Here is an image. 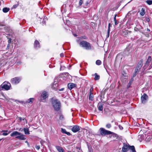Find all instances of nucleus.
<instances>
[{"label":"nucleus","mask_w":152,"mask_h":152,"mask_svg":"<svg viewBox=\"0 0 152 152\" xmlns=\"http://www.w3.org/2000/svg\"><path fill=\"white\" fill-rule=\"evenodd\" d=\"M52 104L55 111H58L61 107V103L58 99H52Z\"/></svg>","instance_id":"nucleus-1"},{"label":"nucleus","mask_w":152,"mask_h":152,"mask_svg":"<svg viewBox=\"0 0 152 152\" xmlns=\"http://www.w3.org/2000/svg\"><path fill=\"white\" fill-rule=\"evenodd\" d=\"M79 45L81 46L84 48L86 50H91V49L90 44L87 41H82L80 42Z\"/></svg>","instance_id":"nucleus-2"},{"label":"nucleus","mask_w":152,"mask_h":152,"mask_svg":"<svg viewBox=\"0 0 152 152\" xmlns=\"http://www.w3.org/2000/svg\"><path fill=\"white\" fill-rule=\"evenodd\" d=\"M0 86L3 89L5 90H9L11 87L10 83L8 82L5 81Z\"/></svg>","instance_id":"nucleus-3"},{"label":"nucleus","mask_w":152,"mask_h":152,"mask_svg":"<svg viewBox=\"0 0 152 152\" xmlns=\"http://www.w3.org/2000/svg\"><path fill=\"white\" fill-rule=\"evenodd\" d=\"M100 134L101 135L105 136L106 135H109L112 134L113 132L105 130L104 129L101 128L99 129Z\"/></svg>","instance_id":"nucleus-4"},{"label":"nucleus","mask_w":152,"mask_h":152,"mask_svg":"<svg viewBox=\"0 0 152 152\" xmlns=\"http://www.w3.org/2000/svg\"><path fill=\"white\" fill-rule=\"evenodd\" d=\"M21 80V77H15L12 78L10 82L12 84H17Z\"/></svg>","instance_id":"nucleus-5"},{"label":"nucleus","mask_w":152,"mask_h":152,"mask_svg":"<svg viewBox=\"0 0 152 152\" xmlns=\"http://www.w3.org/2000/svg\"><path fill=\"white\" fill-rule=\"evenodd\" d=\"M141 100L142 103H145L148 99V96L145 94H144L141 97Z\"/></svg>","instance_id":"nucleus-6"},{"label":"nucleus","mask_w":152,"mask_h":152,"mask_svg":"<svg viewBox=\"0 0 152 152\" xmlns=\"http://www.w3.org/2000/svg\"><path fill=\"white\" fill-rule=\"evenodd\" d=\"M129 145H128L124 143V146L122 148V151L123 152H126L128 149L129 148Z\"/></svg>","instance_id":"nucleus-7"},{"label":"nucleus","mask_w":152,"mask_h":152,"mask_svg":"<svg viewBox=\"0 0 152 152\" xmlns=\"http://www.w3.org/2000/svg\"><path fill=\"white\" fill-rule=\"evenodd\" d=\"M21 134V133L18 132V131H15L13 132L11 134H10V136L11 137H13L16 136L18 137L19 135Z\"/></svg>","instance_id":"nucleus-8"},{"label":"nucleus","mask_w":152,"mask_h":152,"mask_svg":"<svg viewBox=\"0 0 152 152\" xmlns=\"http://www.w3.org/2000/svg\"><path fill=\"white\" fill-rule=\"evenodd\" d=\"M80 129V127L78 126H75L72 129V131L74 132H76Z\"/></svg>","instance_id":"nucleus-9"},{"label":"nucleus","mask_w":152,"mask_h":152,"mask_svg":"<svg viewBox=\"0 0 152 152\" xmlns=\"http://www.w3.org/2000/svg\"><path fill=\"white\" fill-rule=\"evenodd\" d=\"M16 138L20 140H24L26 139L25 136L23 134L21 133V134L18 137H16Z\"/></svg>","instance_id":"nucleus-10"},{"label":"nucleus","mask_w":152,"mask_h":152,"mask_svg":"<svg viewBox=\"0 0 152 152\" xmlns=\"http://www.w3.org/2000/svg\"><path fill=\"white\" fill-rule=\"evenodd\" d=\"M76 86V84L72 83H69L68 84V88L70 90H71Z\"/></svg>","instance_id":"nucleus-11"},{"label":"nucleus","mask_w":152,"mask_h":152,"mask_svg":"<svg viewBox=\"0 0 152 152\" xmlns=\"http://www.w3.org/2000/svg\"><path fill=\"white\" fill-rule=\"evenodd\" d=\"M56 147L59 152H64V150L62 147L57 146H56Z\"/></svg>","instance_id":"nucleus-12"},{"label":"nucleus","mask_w":152,"mask_h":152,"mask_svg":"<svg viewBox=\"0 0 152 152\" xmlns=\"http://www.w3.org/2000/svg\"><path fill=\"white\" fill-rule=\"evenodd\" d=\"M34 47L35 48H39L40 47L39 43L37 40H35L34 44Z\"/></svg>","instance_id":"nucleus-13"},{"label":"nucleus","mask_w":152,"mask_h":152,"mask_svg":"<svg viewBox=\"0 0 152 152\" xmlns=\"http://www.w3.org/2000/svg\"><path fill=\"white\" fill-rule=\"evenodd\" d=\"M142 61H140L139 62L136 67L138 69H140L141 67H142Z\"/></svg>","instance_id":"nucleus-14"},{"label":"nucleus","mask_w":152,"mask_h":152,"mask_svg":"<svg viewBox=\"0 0 152 152\" xmlns=\"http://www.w3.org/2000/svg\"><path fill=\"white\" fill-rule=\"evenodd\" d=\"M47 97V93L45 92H43L41 96V98L43 99H45Z\"/></svg>","instance_id":"nucleus-15"},{"label":"nucleus","mask_w":152,"mask_h":152,"mask_svg":"<svg viewBox=\"0 0 152 152\" xmlns=\"http://www.w3.org/2000/svg\"><path fill=\"white\" fill-rule=\"evenodd\" d=\"M23 131L26 134H29L30 133L28 129L27 128H24Z\"/></svg>","instance_id":"nucleus-16"},{"label":"nucleus","mask_w":152,"mask_h":152,"mask_svg":"<svg viewBox=\"0 0 152 152\" xmlns=\"http://www.w3.org/2000/svg\"><path fill=\"white\" fill-rule=\"evenodd\" d=\"M89 99L91 101H93L94 99V96L93 93H89Z\"/></svg>","instance_id":"nucleus-17"},{"label":"nucleus","mask_w":152,"mask_h":152,"mask_svg":"<svg viewBox=\"0 0 152 152\" xmlns=\"http://www.w3.org/2000/svg\"><path fill=\"white\" fill-rule=\"evenodd\" d=\"M3 89L0 86V98L2 97H4V94L1 91V90Z\"/></svg>","instance_id":"nucleus-18"},{"label":"nucleus","mask_w":152,"mask_h":152,"mask_svg":"<svg viewBox=\"0 0 152 152\" xmlns=\"http://www.w3.org/2000/svg\"><path fill=\"white\" fill-rule=\"evenodd\" d=\"M95 77L94 80H99L100 78V76L98 75L97 73H95L94 74Z\"/></svg>","instance_id":"nucleus-19"},{"label":"nucleus","mask_w":152,"mask_h":152,"mask_svg":"<svg viewBox=\"0 0 152 152\" xmlns=\"http://www.w3.org/2000/svg\"><path fill=\"white\" fill-rule=\"evenodd\" d=\"M10 10V9L7 7H4L2 9V11L6 13L8 12Z\"/></svg>","instance_id":"nucleus-20"},{"label":"nucleus","mask_w":152,"mask_h":152,"mask_svg":"<svg viewBox=\"0 0 152 152\" xmlns=\"http://www.w3.org/2000/svg\"><path fill=\"white\" fill-rule=\"evenodd\" d=\"M129 148L132 150V152H136L135 150L134 147V146L129 145Z\"/></svg>","instance_id":"nucleus-21"},{"label":"nucleus","mask_w":152,"mask_h":152,"mask_svg":"<svg viewBox=\"0 0 152 152\" xmlns=\"http://www.w3.org/2000/svg\"><path fill=\"white\" fill-rule=\"evenodd\" d=\"M145 13V10L143 8H142L140 13V15L142 16H143Z\"/></svg>","instance_id":"nucleus-22"},{"label":"nucleus","mask_w":152,"mask_h":152,"mask_svg":"<svg viewBox=\"0 0 152 152\" xmlns=\"http://www.w3.org/2000/svg\"><path fill=\"white\" fill-rule=\"evenodd\" d=\"M34 101V98H30L28 99L27 102L28 103H31L33 102Z\"/></svg>","instance_id":"nucleus-23"},{"label":"nucleus","mask_w":152,"mask_h":152,"mask_svg":"<svg viewBox=\"0 0 152 152\" xmlns=\"http://www.w3.org/2000/svg\"><path fill=\"white\" fill-rule=\"evenodd\" d=\"M103 105L101 104H99L98 106V109L100 111H102L103 110Z\"/></svg>","instance_id":"nucleus-24"},{"label":"nucleus","mask_w":152,"mask_h":152,"mask_svg":"<svg viewBox=\"0 0 152 152\" xmlns=\"http://www.w3.org/2000/svg\"><path fill=\"white\" fill-rule=\"evenodd\" d=\"M3 132L2 133V135L4 136H6L9 133V132L8 133H7L8 131H2Z\"/></svg>","instance_id":"nucleus-25"},{"label":"nucleus","mask_w":152,"mask_h":152,"mask_svg":"<svg viewBox=\"0 0 152 152\" xmlns=\"http://www.w3.org/2000/svg\"><path fill=\"white\" fill-rule=\"evenodd\" d=\"M151 57L150 56L148 57V58L146 61V64H148L151 61Z\"/></svg>","instance_id":"nucleus-26"},{"label":"nucleus","mask_w":152,"mask_h":152,"mask_svg":"<svg viewBox=\"0 0 152 152\" xmlns=\"http://www.w3.org/2000/svg\"><path fill=\"white\" fill-rule=\"evenodd\" d=\"M96 65H100L101 64V61L100 60H97L96 62Z\"/></svg>","instance_id":"nucleus-27"},{"label":"nucleus","mask_w":152,"mask_h":152,"mask_svg":"<svg viewBox=\"0 0 152 152\" xmlns=\"http://www.w3.org/2000/svg\"><path fill=\"white\" fill-rule=\"evenodd\" d=\"M146 2L149 5H151L152 4V0H148Z\"/></svg>","instance_id":"nucleus-28"},{"label":"nucleus","mask_w":152,"mask_h":152,"mask_svg":"<svg viewBox=\"0 0 152 152\" xmlns=\"http://www.w3.org/2000/svg\"><path fill=\"white\" fill-rule=\"evenodd\" d=\"M131 48V45L129 44L128 46L126 47V50L127 51H129L130 50V48Z\"/></svg>","instance_id":"nucleus-29"},{"label":"nucleus","mask_w":152,"mask_h":152,"mask_svg":"<svg viewBox=\"0 0 152 152\" xmlns=\"http://www.w3.org/2000/svg\"><path fill=\"white\" fill-rule=\"evenodd\" d=\"M18 2L17 4H15L13 5V7H12V9H15L17 8V7L18 6Z\"/></svg>","instance_id":"nucleus-30"},{"label":"nucleus","mask_w":152,"mask_h":152,"mask_svg":"<svg viewBox=\"0 0 152 152\" xmlns=\"http://www.w3.org/2000/svg\"><path fill=\"white\" fill-rule=\"evenodd\" d=\"M61 132L63 133H64L66 134L67 132L66 131V129H65L61 128Z\"/></svg>","instance_id":"nucleus-31"},{"label":"nucleus","mask_w":152,"mask_h":152,"mask_svg":"<svg viewBox=\"0 0 152 152\" xmlns=\"http://www.w3.org/2000/svg\"><path fill=\"white\" fill-rule=\"evenodd\" d=\"M134 30L136 31H139L140 32H141L140 30L136 27L134 28Z\"/></svg>","instance_id":"nucleus-32"},{"label":"nucleus","mask_w":152,"mask_h":152,"mask_svg":"<svg viewBox=\"0 0 152 152\" xmlns=\"http://www.w3.org/2000/svg\"><path fill=\"white\" fill-rule=\"evenodd\" d=\"M106 126L107 128L108 129L110 128L111 127V124H106Z\"/></svg>","instance_id":"nucleus-33"},{"label":"nucleus","mask_w":152,"mask_h":152,"mask_svg":"<svg viewBox=\"0 0 152 152\" xmlns=\"http://www.w3.org/2000/svg\"><path fill=\"white\" fill-rule=\"evenodd\" d=\"M64 119V116L63 115H61L59 117V119L61 120H62Z\"/></svg>","instance_id":"nucleus-34"},{"label":"nucleus","mask_w":152,"mask_h":152,"mask_svg":"<svg viewBox=\"0 0 152 152\" xmlns=\"http://www.w3.org/2000/svg\"><path fill=\"white\" fill-rule=\"evenodd\" d=\"M140 69H138L136 67V68L135 70V71H136V72H139Z\"/></svg>","instance_id":"nucleus-35"},{"label":"nucleus","mask_w":152,"mask_h":152,"mask_svg":"<svg viewBox=\"0 0 152 152\" xmlns=\"http://www.w3.org/2000/svg\"><path fill=\"white\" fill-rule=\"evenodd\" d=\"M83 1L82 0H80L79 2V5L80 6H81L82 4H83Z\"/></svg>","instance_id":"nucleus-36"},{"label":"nucleus","mask_w":152,"mask_h":152,"mask_svg":"<svg viewBox=\"0 0 152 152\" xmlns=\"http://www.w3.org/2000/svg\"><path fill=\"white\" fill-rule=\"evenodd\" d=\"M138 73V72H136V71H134V74H133V77L135 76Z\"/></svg>","instance_id":"nucleus-37"},{"label":"nucleus","mask_w":152,"mask_h":152,"mask_svg":"<svg viewBox=\"0 0 152 152\" xmlns=\"http://www.w3.org/2000/svg\"><path fill=\"white\" fill-rule=\"evenodd\" d=\"M138 73V72H136V71H134V74H133V77L135 76Z\"/></svg>","instance_id":"nucleus-38"},{"label":"nucleus","mask_w":152,"mask_h":152,"mask_svg":"<svg viewBox=\"0 0 152 152\" xmlns=\"http://www.w3.org/2000/svg\"><path fill=\"white\" fill-rule=\"evenodd\" d=\"M138 73V72H136V71H134V74H133V77L135 76Z\"/></svg>","instance_id":"nucleus-39"},{"label":"nucleus","mask_w":152,"mask_h":152,"mask_svg":"<svg viewBox=\"0 0 152 152\" xmlns=\"http://www.w3.org/2000/svg\"><path fill=\"white\" fill-rule=\"evenodd\" d=\"M66 24L67 25H69L70 23V21L68 20H67L66 21Z\"/></svg>","instance_id":"nucleus-40"},{"label":"nucleus","mask_w":152,"mask_h":152,"mask_svg":"<svg viewBox=\"0 0 152 152\" xmlns=\"http://www.w3.org/2000/svg\"><path fill=\"white\" fill-rule=\"evenodd\" d=\"M93 90V88L92 87L90 89V91L89 93H93L92 92Z\"/></svg>","instance_id":"nucleus-41"},{"label":"nucleus","mask_w":152,"mask_h":152,"mask_svg":"<svg viewBox=\"0 0 152 152\" xmlns=\"http://www.w3.org/2000/svg\"><path fill=\"white\" fill-rule=\"evenodd\" d=\"M88 150L89 152H93V151L91 148L88 147Z\"/></svg>","instance_id":"nucleus-42"},{"label":"nucleus","mask_w":152,"mask_h":152,"mask_svg":"<svg viewBox=\"0 0 152 152\" xmlns=\"http://www.w3.org/2000/svg\"><path fill=\"white\" fill-rule=\"evenodd\" d=\"M110 31H107V38L108 37H109V34H110Z\"/></svg>","instance_id":"nucleus-43"},{"label":"nucleus","mask_w":152,"mask_h":152,"mask_svg":"<svg viewBox=\"0 0 152 152\" xmlns=\"http://www.w3.org/2000/svg\"><path fill=\"white\" fill-rule=\"evenodd\" d=\"M118 126L119 128V129L121 130H122L123 129V127L122 126H121L120 125H119Z\"/></svg>","instance_id":"nucleus-44"},{"label":"nucleus","mask_w":152,"mask_h":152,"mask_svg":"<svg viewBox=\"0 0 152 152\" xmlns=\"http://www.w3.org/2000/svg\"><path fill=\"white\" fill-rule=\"evenodd\" d=\"M114 22H115V25H117L118 23V22L117 20L114 21Z\"/></svg>","instance_id":"nucleus-45"},{"label":"nucleus","mask_w":152,"mask_h":152,"mask_svg":"<svg viewBox=\"0 0 152 152\" xmlns=\"http://www.w3.org/2000/svg\"><path fill=\"white\" fill-rule=\"evenodd\" d=\"M11 39H10V38L9 39L8 41V44H10V43L11 42Z\"/></svg>","instance_id":"nucleus-46"},{"label":"nucleus","mask_w":152,"mask_h":152,"mask_svg":"<svg viewBox=\"0 0 152 152\" xmlns=\"http://www.w3.org/2000/svg\"><path fill=\"white\" fill-rule=\"evenodd\" d=\"M40 147L39 145H38L37 146H36V148L37 150H39L40 149Z\"/></svg>","instance_id":"nucleus-47"},{"label":"nucleus","mask_w":152,"mask_h":152,"mask_svg":"<svg viewBox=\"0 0 152 152\" xmlns=\"http://www.w3.org/2000/svg\"><path fill=\"white\" fill-rule=\"evenodd\" d=\"M116 16H117V15H115V17L114 18V21H115L116 20Z\"/></svg>","instance_id":"nucleus-48"},{"label":"nucleus","mask_w":152,"mask_h":152,"mask_svg":"<svg viewBox=\"0 0 152 152\" xmlns=\"http://www.w3.org/2000/svg\"><path fill=\"white\" fill-rule=\"evenodd\" d=\"M146 20L148 22H149L150 21V19L149 18H146Z\"/></svg>","instance_id":"nucleus-49"},{"label":"nucleus","mask_w":152,"mask_h":152,"mask_svg":"<svg viewBox=\"0 0 152 152\" xmlns=\"http://www.w3.org/2000/svg\"><path fill=\"white\" fill-rule=\"evenodd\" d=\"M64 88H62L61 89H58V91H63V90H64Z\"/></svg>","instance_id":"nucleus-50"},{"label":"nucleus","mask_w":152,"mask_h":152,"mask_svg":"<svg viewBox=\"0 0 152 152\" xmlns=\"http://www.w3.org/2000/svg\"><path fill=\"white\" fill-rule=\"evenodd\" d=\"M60 56L61 57H63L64 56V54L63 53H61L60 54Z\"/></svg>","instance_id":"nucleus-51"},{"label":"nucleus","mask_w":152,"mask_h":152,"mask_svg":"<svg viewBox=\"0 0 152 152\" xmlns=\"http://www.w3.org/2000/svg\"><path fill=\"white\" fill-rule=\"evenodd\" d=\"M67 134L68 135H70V133L69 132H66V134Z\"/></svg>","instance_id":"nucleus-52"},{"label":"nucleus","mask_w":152,"mask_h":152,"mask_svg":"<svg viewBox=\"0 0 152 152\" xmlns=\"http://www.w3.org/2000/svg\"><path fill=\"white\" fill-rule=\"evenodd\" d=\"M89 3L88 1H87L86 3V6H87V5Z\"/></svg>","instance_id":"nucleus-53"},{"label":"nucleus","mask_w":152,"mask_h":152,"mask_svg":"<svg viewBox=\"0 0 152 152\" xmlns=\"http://www.w3.org/2000/svg\"><path fill=\"white\" fill-rule=\"evenodd\" d=\"M10 46V44H8L7 46V48H8V49L9 48Z\"/></svg>","instance_id":"nucleus-54"},{"label":"nucleus","mask_w":152,"mask_h":152,"mask_svg":"<svg viewBox=\"0 0 152 152\" xmlns=\"http://www.w3.org/2000/svg\"><path fill=\"white\" fill-rule=\"evenodd\" d=\"M111 26L110 23H109L108 24V27H110V26Z\"/></svg>","instance_id":"nucleus-55"},{"label":"nucleus","mask_w":152,"mask_h":152,"mask_svg":"<svg viewBox=\"0 0 152 152\" xmlns=\"http://www.w3.org/2000/svg\"><path fill=\"white\" fill-rule=\"evenodd\" d=\"M4 25L2 23H0V26H4Z\"/></svg>","instance_id":"nucleus-56"},{"label":"nucleus","mask_w":152,"mask_h":152,"mask_svg":"<svg viewBox=\"0 0 152 152\" xmlns=\"http://www.w3.org/2000/svg\"><path fill=\"white\" fill-rule=\"evenodd\" d=\"M132 81H130L129 82V85H131V83H132Z\"/></svg>","instance_id":"nucleus-57"},{"label":"nucleus","mask_w":152,"mask_h":152,"mask_svg":"<svg viewBox=\"0 0 152 152\" xmlns=\"http://www.w3.org/2000/svg\"><path fill=\"white\" fill-rule=\"evenodd\" d=\"M110 27H108V29H107V31H110Z\"/></svg>","instance_id":"nucleus-58"},{"label":"nucleus","mask_w":152,"mask_h":152,"mask_svg":"<svg viewBox=\"0 0 152 152\" xmlns=\"http://www.w3.org/2000/svg\"><path fill=\"white\" fill-rule=\"evenodd\" d=\"M126 32L127 34H128V33H130V31H126Z\"/></svg>","instance_id":"nucleus-59"},{"label":"nucleus","mask_w":152,"mask_h":152,"mask_svg":"<svg viewBox=\"0 0 152 152\" xmlns=\"http://www.w3.org/2000/svg\"><path fill=\"white\" fill-rule=\"evenodd\" d=\"M147 31H149V32L150 31V30L149 29H148V28H147Z\"/></svg>","instance_id":"nucleus-60"},{"label":"nucleus","mask_w":152,"mask_h":152,"mask_svg":"<svg viewBox=\"0 0 152 152\" xmlns=\"http://www.w3.org/2000/svg\"><path fill=\"white\" fill-rule=\"evenodd\" d=\"M19 119L20 120V121H21L22 120V118H21V117L20 118H19Z\"/></svg>","instance_id":"nucleus-61"},{"label":"nucleus","mask_w":152,"mask_h":152,"mask_svg":"<svg viewBox=\"0 0 152 152\" xmlns=\"http://www.w3.org/2000/svg\"><path fill=\"white\" fill-rule=\"evenodd\" d=\"M67 152H75L74 151H73V152H71V151H67Z\"/></svg>","instance_id":"nucleus-62"},{"label":"nucleus","mask_w":152,"mask_h":152,"mask_svg":"<svg viewBox=\"0 0 152 152\" xmlns=\"http://www.w3.org/2000/svg\"><path fill=\"white\" fill-rule=\"evenodd\" d=\"M19 102H22V101H19Z\"/></svg>","instance_id":"nucleus-63"},{"label":"nucleus","mask_w":152,"mask_h":152,"mask_svg":"<svg viewBox=\"0 0 152 152\" xmlns=\"http://www.w3.org/2000/svg\"><path fill=\"white\" fill-rule=\"evenodd\" d=\"M1 140V139H0V141Z\"/></svg>","instance_id":"nucleus-64"}]
</instances>
